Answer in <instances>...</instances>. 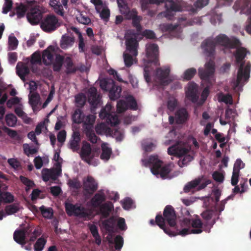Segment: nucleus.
Instances as JSON below:
<instances>
[{
    "label": "nucleus",
    "mask_w": 251,
    "mask_h": 251,
    "mask_svg": "<svg viewBox=\"0 0 251 251\" xmlns=\"http://www.w3.org/2000/svg\"><path fill=\"white\" fill-rule=\"evenodd\" d=\"M220 45L226 48L234 49L241 45L239 39L229 38L226 35L220 34L214 39L207 38L202 42L201 47L205 56L210 58V60L205 63V68H199V75L202 80L208 81L210 77L215 72V63L211 59H214L216 45Z\"/></svg>",
    "instance_id": "nucleus-1"
},
{
    "label": "nucleus",
    "mask_w": 251,
    "mask_h": 251,
    "mask_svg": "<svg viewBox=\"0 0 251 251\" xmlns=\"http://www.w3.org/2000/svg\"><path fill=\"white\" fill-rule=\"evenodd\" d=\"M112 106L107 104L104 108H102L99 114L100 119L105 120L107 124L111 126L119 124L120 119L118 114H120L126 111V100H121L117 102V112H112Z\"/></svg>",
    "instance_id": "nucleus-2"
},
{
    "label": "nucleus",
    "mask_w": 251,
    "mask_h": 251,
    "mask_svg": "<svg viewBox=\"0 0 251 251\" xmlns=\"http://www.w3.org/2000/svg\"><path fill=\"white\" fill-rule=\"evenodd\" d=\"M142 162L143 166H151V171L154 175L159 176L162 179L167 178L171 171L172 164L163 166V162L156 155H151L148 159H142Z\"/></svg>",
    "instance_id": "nucleus-3"
},
{
    "label": "nucleus",
    "mask_w": 251,
    "mask_h": 251,
    "mask_svg": "<svg viewBox=\"0 0 251 251\" xmlns=\"http://www.w3.org/2000/svg\"><path fill=\"white\" fill-rule=\"evenodd\" d=\"M234 55L236 59V63L239 65L236 83L239 85L243 79L247 80L250 77L251 64L250 62H248L245 66V61L244 59L247 55V50L245 48L241 47L238 48Z\"/></svg>",
    "instance_id": "nucleus-4"
},
{
    "label": "nucleus",
    "mask_w": 251,
    "mask_h": 251,
    "mask_svg": "<svg viewBox=\"0 0 251 251\" xmlns=\"http://www.w3.org/2000/svg\"><path fill=\"white\" fill-rule=\"evenodd\" d=\"M155 222L156 225L166 234L171 235V231L166 226L165 222L167 223L171 227H175L176 226V215L174 207L170 205L166 206L163 211V216L157 215L155 217Z\"/></svg>",
    "instance_id": "nucleus-5"
},
{
    "label": "nucleus",
    "mask_w": 251,
    "mask_h": 251,
    "mask_svg": "<svg viewBox=\"0 0 251 251\" xmlns=\"http://www.w3.org/2000/svg\"><path fill=\"white\" fill-rule=\"evenodd\" d=\"M138 36V33H131L130 30H126V68L137 63L136 57L139 48Z\"/></svg>",
    "instance_id": "nucleus-6"
},
{
    "label": "nucleus",
    "mask_w": 251,
    "mask_h": 251,
    "mask_svg": "<svg viewBox=\"0 0 251 251\" xmlns=\"http://www.w3.org/2000/svg\"><path fill=\"white\" fill-rule=\"evenodd\" d=\"M190 151V148H186L179 144H176L168 148V153L178 157H183L178 161V166L182 168L193 159V156L188 154Z\"/></svg>",
    "instance_id": "nucleus-7"
},
{
    "label": "nucleus",
    "mask_w": 251,
    "mask_h": 251,
    "mask_svg": "<svg viewBox=\"0 0 251 251\" xmlns=\"http://www.w3.org/2000/svg\"><path fill=\"white\" fill-rule=\"evenodd\" d=\"M100 88L109 92V97L111 100H114L120 97L122 89L116 86L112 79H103L100 81Z\"/></svg>",
    "instance_id": "nucleus-8"
},
{
    "label": "nucleus",
    "mask_w": 251,
    "mask_h": 251,
    "mask_svg": "<svg viewBox=\"0 0 251 251\" xmlns=\"http://www.w3.org/2000/svg\"><path fill=\"white\" fill-rule=\"evenodd\" d=\"M233 9L235 11L240 10L241 14L251 15L248 19V24L246 26V31L251 34V2L250 0H238L234 3Z\"/></svg>",
    "instance_id": "nucleus-9"
},
{
    "label": "nucleus",
    "mask_w": 251,
    "mask_h": 251,
    "mask_svg": "<svg viewBox=\"0 0 251 251\" xmlns=\"http://www.w3.org/2000/svg\"><path fill=\"white\" fill-rule=\"evenodd\" d=\"M65 208L68 216L74 215L80 218H87L91 216V212L81 204L65 202Z\"/></svg>",
    "instance_id": "nucleus-10"
},
{
    "label": "nucleus",
    "mask_w": 251,
    "mask_h": 251,
    "mask_svg": "<svg viewBox=\"0 0 251 251\" xmlns=\"http://www.w3.org/2000/svg\"><path fill=\"white\" fill-rule=\"evenodd\" d=\"M99 152L100 149H95L92 150L90 144L85 142L83 143L80 156L82 160L91 164L94 157L95 156H98Z\"/></svg>",
    "instance_id": "nucleus-11"
},
{
    "label": "nucleus",
    "mask_w": 251,
    "mask_h": 251,
    "mask_svg": "<svg viewBox=\"0 0 251 251\" xmlns=\"http://www.w3.org/2000/svg\"><path fill=\"white\" fill-rule=\"evenodd\" d=\"M60 26L57 18L53 15H48L42 21L41 28L46 32H51Z\"/></svg>",
    "instance_id": "nucleus-12"
},
{
    "label": "nucleus",
    "mask_w": 251,
    "mask_h": 251,
    "mask_svg": "<svg viewBox=\"0 0 251 251\" xmlns=\"http://www.w3.org/2000/svg\"><path fill=\"white\" fill-rule=\"evenodd\" d=\"M203 178V176H201L188 182L184 187V192L185 193H189L193 191L197 186H198V189L200 190L204 189L207 185L211 183V181L209 179H206L204 182H202Z\"/></svg>",
    "instance_id": "nucleus-13"
},
{
    "label": "nucleus",
    "mask_w": 251,
    "mask_h": 251,
    "mask_svg": "<svg viewBox=\"0 0 251 251\" xmlns=\"http://www.w3.org/2000/svg\"><path fill=\"white\" fill-rule=\"evenodd\" d=\"M126 19H131L132 20V25L136 28L137 31V32H133V33H138L139 35L142 29V27L140 24L142 20V17L138 16L137 11L134 9H132L130 11L126 6Z\"/></svg>",
    "instance_id": "nucleus-14"
},
{
    "label": "nucleus",
    "mask_w": 251,
    "mask_h": 251,
    "mask_svg": "<svg viewBox=\"0 0 251 251\" xmlns=\"http://www.w3.org/2000/svg\"><path fill=\"white\" fill-rule=\"evenodd\" d=\"M98 184L91 176H88L83 180V189L85 195H92L98 189Z\"/></svg>",
    "instance_id": "nucleus-15"
},
{
    "label": "nucleus",
    "mask_w": 251,
    "mask_h": 251,
    "mask_svg": "<svg viewBox=\"0 0 251 251\" xmlns=\"http://www.w3.org/2000/svg\"><path fill=\"white\" fill-rule=\"evenodd\" d=\"M158 47L155 44H149L146 47V56L149 63H153L155 65L158 64Z\"/></svg>",
    "instance_id": "nucleus-16"
},
{
    "label": "nucleus",
    "mask_w": 251,
    "mask_h": 251,
    "mask_svg": "<svg viewBox=\"0 0 251 251\" xmlns=\"http://www.w3.org/2000/svg\"><path fill=\"white\" fill-rule=\"evenodd\" d=\"M217 214V210L215 207L213 209H206L201 213L204 226L211 227L215 223V219L213 217Z\"/></svg>",
    "instance_id": "nucleus-17"
},
{
    "label": "nucleus",
    "mask_w": 251,
    "mask_h": 251,
    "mask_svg": "<svg viewBox=\"0 0 251 251\" xmlns=\"http://www.w3.org/2000/svg\"><path fill=\"white\" fill-rule=\"evenodd\" d=\"M60 168V166H59ZM61 170L59 169H49L45 168L42 170V176L44 181L47 182L50 179L55 181L57 179L58 176L61 173Z\"/></svg>",
    "instance_id": "nucleus-18"
},
{
    "label": "nucleus",
    "mask_w": 251,
    "mask_h": 251,
    "mask_svg": "<svg viewBox=\"0 0 251 251\" xmlns=\"http://www.w3.org/2000/svg\"><path fill=\"white\" fill-rule=\"evenodd\" d=\"M56 54L54 47L50 46L43 52L42 58L43 63L46 66L51 65Z\"/></svg>",
    "instance_id": "nucleus-19"
},
{
    "label": "nucleus",
    "mask_w": 251,
    "mask_h": 251,
    "mask_svg": "<svg viewBox=\"0 0 251 251\" xmlns=\"http://www.w3.org/2000/svg\"><path fill=\"white\" fill-rule=\"evenodd\" d=\"M42 16L41 12L37 7L32 8L26 15L28 21L32 25H37L39 23Z\"/></svg>",
    "instance_id": "nucleus-20"
},
{
    "label": "nucleus",
    "mask_w": 251,
    "mask_h": 251,
    "mask_svg": "<svg viewBox=\"0 0 251 251\" xmlns=\"http://www.w3.org/2000/svg\"><path fill=\"white\" fill-rule=\"evenodd\" d=\"M100 95L95 87L90 88L88 93V100L91 106L96 108L100 102Z\"/></svg>",
    "instance_id": "nucleus-21"
},
{
    "label": "nucleus",
    "mask_w": 251,
    "mask_h": 251,
    "mask_svg": "<svg viewBox=\"0 0 251 251\" xmlns=\"http://www.w3.org/2000/svg\"><path fill=\"white\" fill-rule=\"evenodd\" d=\"M187 98L192 102L196 103L199 99L198 95V86L194 82H190L188 84V89L186 92Z\"/></svg>",
    "instance_id": "nucleus-22"
},
{
    "label": "nucleus",
    "mask_w": 251,
    "mask_h": 251,
    "mask_svg": "<svg viewBox=\"0 0 251 251\" xmlns=\"http://www.w3.org/2000/svg\"><path fill=\"white\" fill-rule=\"evenodd\" d=\"M170 71L169 68L163 69L161 68H159L156 70L155 75L161 84L167 85L169 83V82L167 80H166V79L169 76Z\"/></svg>",
    "instance_id": "nucleus-23"
},
{
    "label": "nucleus",
    "mask_w": 251,
    "mask_h": 251,
    "mask_svg": "<svg viewBox=\"0 0 251 251\" xmlns=\"http://www.w3.org/2000/svg\"><path fill=\"white\" fill-rule=\"evenodd\" d=\"M30 73L28 66L23 62L18 63L16 66V73L23 80H25V76Z\"/></svg>",
    "instance_id": "nucleus-24"
},
{
    "label": "nucleus",
    "mask_w": 251,
    "mask_h": 251,
    "mask_svg": "<svg viewBox=\"0 0 251 251\" xmlns=\"http://www.w3.org/2000/svg\"><path fill=\"white\" fill-rule=\"evenodd\" d=\"M80 134L78 131H74L72 139L70 140L69 147L73 151H77L79 149L80 142Z\"/></svg>",
    "instance_id": "nucleus-25"
},
{
    "label": "nucleus",
    "mask_w": 251,
    "mask_h": 251,
    "mask_svg": "<svg viewBox=\"0 0 251 251\" xmlns=\"http://www.w3.org/2000/svg\"><path fill=\"white\" fill-rule=\"evenodd\" d=\"M105 200V196L102 191L97 193L91 200V203L93 207H99Z\"/></svg>",
    "instance_id": "nucleus-26"
},
{
    "label": "nucleus",
    "mask_w": 251,
    "mask_h": 251,
    "mask_svg": "<svg viewBox=\"0 0 251 251\" xmlns=\"http://www.w3.org/2000/svg\"><path fill=\"white\" fill-rule=\"evenodd\" d=\"M191 224L193 229H191V233L193 234H200L202 232L201 229L204 223H202L198 216L195 218L191 220Z\"/></svg>",
    "instance_id": "nucleus-27"
},
{
    "label": "nucleus",
    "mask_w": 251,
    "mask_h": 251,
    "mask_svg": "<svg viewBox=\"0 0 251 251\" xmlns=\"http://www.w3.org/2000/svg\"><path fill=\"white\" fill-rule=\"evenodd\" d=\"M188 113L185 108H180L176 112V121L178 124H182L185 123L188 120Z\"/></svg>",
    "instance_id": "nucleus-28"
},
{
    "label": "nucleus",
    "mask_w": 251,
    "mask_h": 251,
    "mask_svg": "<svg viewBox=\"0 0 251 251\" xmlns=\"http://www.w3.org/2000/svg\"><path fill=\"white\" fill-rule=\"evenodd\" d=\"M13 238L16 242L24 246L27 243L25 233L23 230H16L13 234Z\"/></svg>",
    "instance_id": "nucleus-29"
},
{
    "label": "nucleus",
    "mask_w": 251,
    "mask_h": 251,
    "mask_svg": "<svg viewBox=\"0 0 251 251\" xmlns=\"http://www.w3.org/2000/svg\"><path fill=\"white\" fill-rule=\"evenodd\" d=\"M64 57L59 54H55V58L53 62L51 63L52 65V69L54 72H59L62 67Z\"/></svg>",
    "instance_id": "nucleus-30"
},
{
    "label": "nucleus",
    "mask_w": 251,
    "mask_h": 251,
    "mask_svg": "<svg viewBox=\"0 0 251 251\" xmlns=\"http://www.w3.org/2000/svg\"><path fill=\"white\" fill-rule=\"evenodd\" d=\"M75 43V38L68 35H63L60 41V47L66 49L72 47Z\"/></svg>",
    "instance_id": "nucleus-31"
},
{
    "label": "nucleus",
    "mask_w": 251,
    "mask_h": 251,
    "mask_svg": "<svg viewBox=\"0 0 251 251\" xmlns=\"http://www.w3.org/2000/svg\"><path fill=\"white\" fill-rule=\"evenodd\" d=\"M101 153L100 158L101 160L108 161L112 154V150L108 146L106 143H103L101 145Z\"/></svg>",
    "instance_id": "nucleus-32"
},
{
    "label": "nucleus",
    "mask_w": 251,
    "mask_h": 251,
    "mask_svg": "<svg viewBox=\"0 0 251 251\" xmlns=\"http://www.w3.org/2000/svg\"><path fill=\"white\" fill-rule=\"evenodd\" d=\"M99 207L102 216L106 218L109 216L110 213L113 208V205L110 202H106L102 204Z\"/></svg>",
    "instance_id": "nucleus-33"
},
{
    "label": "nucleus",
    "mask_w": 251,
    "mask_h": 251,
    "mask_svg": "<svg viewBox=\"0 0 251 251\" xmlns=\"http://www.w3.org/2000/svg\"><path fill=\"white\" fill-rule=\"evenodd\" d=\"M138 108L137 102L135 98L131 95L126 94V110L127 109L137 110Z\"/></svg>",
    "instance_id": "nucleus-34"
},
{
    "label": "nucleus",
    "mask_w": 251,
    "mask_h": 251,
    "mask_svg": "<svg viewBox=\"0 0 251 251\" xmlns=\"http://www.w3.org/2000/svg\"><path fill=\"white\" fill-rule=\"evenodd\" d=\"M209 0H197L194 3L193 6H190L188 9L191 13H195L197 11V9H201L206 6L209 3Z\"/></svg>",
    "instance_id": "nucleus-35"
},
{
    "label": "nucleus",
    "mask_w": 251,
    "mask_h": 251,
    "mask_svg": "<svg viewBox=\"0 0 251 251\" xmlns=\"http://www.w3.org/2000/svg\"><path fill=\"white\" fill-rule=\"evenodd\" d=\"M84 114L80 108L75 109L72 115V119L73 123L75 124H81L83 122V119Z\"/></svg>",
    "instance_id": "nucleus-36"
},
{
    "label": "nucleus",
    "mask_w": 251,
    "mask_h": 251,
    "mask_svg": "<svg viewBox=\"0 0 251 251\" xmlns=\"http://www.w3.org/2000/svg\"><path fill=\"white\" fill-rule=\"evenodd\" d=\"M96 120V116L92 114H89L87 116H84L83 119V123L85 126V129L86 130V128L90 127L92 128L94 124L95 123Z\"/></svg>",
    "instance_id": "nucleus-37"
},
{
    "label": "nucleus",
    "mask_w": 251,
    "mask_h": 251,
    "mask_svg": "<svg viewBox=\"0 0 251 251\" xmlns=\"http://www.w3.org/2000/svg\"><path fill=\"white\" fill-rule=\"evenodd\" d=\"M89 229L93 237L95 238V243L98 245H100L101 243V239L98 232V228L95 225H91L89 226Z\"/></svg>",
    "instance_id": "nucleus-38"
},
{
    "label": "nucleus",
    "mask_w": 251,
    "mask_h": 251,
    "mask_svg": "<svg viewBox=\"0 0 251 251\" xmlns=\"http://www.w3.org/2000/svg\"><path fill=\"white\" fill-rule=\"evenodd\" d=\"M29 103L33 108L36 107L39 103L40 100L39 94L37 92H33L31 93V91L28 96Z\"/></svg>",
    "instance_id": "nucleus-39"
},
{
    "label": "nucleus",
    "mask_w": 251,
    "mask_h": 251,
    "mask_svg": "<svg viewBox=\"0 0 251 251\" xmlns=\"http://www.w3.org/2000/svg\"><path fill=\"white\" fill-rule=\"evenodd\" d=\"M66 73L67 74L75 73L79 68L75 67L74 63L70 57H67L65 60Z\"/></svg>",
    "instance_id": "nucleus-40"
},
{
    "label": "nucleus",
    "mask_w": 251,
    "mask_h": 251,
    "mask_svg": "<svg viewBox=\"0 0 251 251\" xmlns=\"http://www.w3.org/2000/svg\"><path fill=\"white\" fill-rule=\"evenodd\" d=\"M39 209L42 216L45 218L51 219L53 217V212L51 208H46L45 206L42 205Z\"/></svg>",
    "instance_id": "nucleus-41"
},
{
    "label": "nucleus",
    "mask_w": 251,
    "mask_h": 251,
    "mask_svg": "<svg viewBox=\"0 0 251 251\" xmlns=\"http://www.w3.org/2000/svg\"><path fill=\"white\" fill-rule=\"evenodd\" d=\"M19 204L16 203L7 205L5 208V210L7 215L15 214L19 211Z\"/></svg>",
    "instance_id": "nucleus-42"
},
{
    "label": "nucleus",
    "mask_w": 251,
    "mask_h": 251,
    "mask_svg": "<svg viewBox=\"0 0 251 251\" xmlns=\"http://www.w3.org/2000/svg\"><path fill=\"white\" fill-rule=\"evenodd\" d=\"M17 117L12 113L7 114L5 116V122L6 125L10 127H14L17 123Z\"/></svg>",
    "instance_id": "nucleus-43"
},
{
    "label": "nucleus",
    "mask_w": 251,
    "mask_h": 251,
    "mask_svg": "<svg viewBox=\"0 0 251 251\" xmlns=\"http://www.w3.org/2000/svg\"><path fill=\"white\" fill-rule=\"evenodd\" d=\"M197 70L194 68L187 69L183 74V79L185 80H191L196 74Z\"/></svg>",
    "instance_id": "nucleus-44"
},
{
    "label": "nucleus",
    "mask_w": 251,
    "mask_h": 251,
    "mask_svg": "<svg viewBox=\"0 0 251 251\" xmlns=\"http://www.w3.org/2000/svg\"><path fill=\"white\" fill-rule=\"evenodd\" d=\"M86 134L88 140L92 143H96L98 140V137L95 134L93 128L88 127L86 128Z\"/></svg>",
    "instance_id": "nucleus-45"
},
{
    "label": "nucleus",
    "mask_w": 251,
    "mask_h": 251,
    "mask_svg": "<svg viewBox=\"0 0 251 251\" xmlns=\"http://www.w3.org/2000/svg\"><path fill=\"white\" fill-rule=\"evenodd\" d=\"M47 240L43 237L39 238L34 246L35 251H42L46 244Z\"/></svg>",
    "instance_id": "nucleus-46"
},
{
    "label": "nucleus",
    "mask_w": 251,
    "mask_h": 251,
    "mask_svg": "<svg viewBox=\"0 0 251 251\" xmlns=\"http://www.w3.org/2000/svg\"><path fill=\"white\" fill-rule=\"evenodd\" d=\"M16 14L18 19H21L24 17L27 11L26 6L23 3H21L19 6H17Z\"/></svg>",
    "instance_id": "nucleus-47"
},
{
    "label": "nucleus",
    "mask_w": 251,
    "mask_h": 251,
    "mask_svg": "<svg viewBox=\"0 0 251 251\" xmlns=\"http://www.w3.org/2000/svg\"><path fill=\"white\" fill-rule=\"evenodd\" d=\"M115 223L116 219H115L113 217H110V218L105 220L103 222V225L104 226L105 229L107 230H112L114 228Z\"/></svg>",
    "instance_id": "nucleus-48"
},
{
    "label": "nucleus",
    "mask_w": 251,
    "mask_h": 251,
    "mask_svg": "<svg viewBox=\"0 0 251 251\" xmlns=\"http://www.w3.org/2000/svg\"><path fill=\"white\" fill-rule=\"evenodd\" d=\"M4 203H11L14 201V196L9 192H2L0 196Z\"/></svg>",
    "instance_id": "nucleus-49"
},
{
    "label": "nucleus",
    "mask_w": 251,
    "mask_h": 251,
    "mask_svg": "<svg viewBox=\"0 0 251 251\" xmlns=\"http://www.w3.org/2000/svg\"><path fill=\"white\" fill-rule=\"evenodd\" d=\"M20 180L26 186L25 190L28 191L29 189L33 187L34 183L33 181L28 179L27 177L23 176H20Z\"/></svg>",
    "instance_id": "nucleus-50"
},
{
    "label": "nucleus",
    "mask_w": 251,
    "mask_h": 251,
    "mask_svg": "<svg viewBox=\"0 0 251 251\" xmlns=\"http://www.w3.org/2000/svg\"><path fill=\"white\" fill-rule=\"evenodd\" d=\"M142 147L146 152H151L155 149L156 145L152 142L144 141L142 142Z\"/></svg>",
    "instance_id": "nucleus-51"
},
{
    "label": "nucleus",
    "mask_w": 251,
    "mask_h": 251,
    "mask_svg": "<svg viewBox=\"0 0 251 251\" xmlns=\"http://www.w3.org/2000/svg\"><path fill=\"white\" fill-rule=\"evenodd\" d=\"M1 129L6 132L11 138L15 139H18L19 138V136L16 130L9 128L5 126L2 127Z\"/></svg>",
    "instance_id": "nucleus-52"
},
{
    "label": "nucleus",
    "mask_w": 251,
    "mask_h": 251,
    "mask_svg": "<svg viewBox=\"0 0 251 251\" xmlns=\"http://www.w3.org/2000/svg\"><path fill=\"white\" fill-rule=\"evenodd\" d=\"M18 45V41L14 36H9L8 37V45L10 50H15Z\"/></svg>",
    "instance_id": "nucleus-53"
},
{
    "label": "nucleus",
    "mask_w": 251,
    "mask_h": 251,
    "mask_svg": "<svg viewBox=\"0 0 251 251\" xmlns=\"http://www.w3.org/2000/svg\"><path fill=\"white\" fill-rule=\"evenodd\" d=\"M23 149L24 153L28 156L30 154H35L38 151V150L36 148L31 149L27 144L23 145Z\"/></svg>",
    "instance_id": "nucleus-54"
},
{
    "label": "nucleus",
    "mask_w": 251,
    "mask_h": 251,
    "mask_svg": "<svg viewBox=\"0 0 251 251\" xmlns=\"http://www.w3.org/2000/svg\"><path fill=\"white\" fill-rule=\"evenodd\" d=\"M177 27L176 25L172 24H163L160 25V28L163 31H172L175 30Z\"/></svg>",
    "instance_id": "nucleus-55"
},
{
    "label": "nucleus",
    "mask_w": 251,
    "mask_h": 251,
    "mask_svg": "<svg viewBox=\"0 0 251 251\" xmlns=\"http://www.w3.org/2000/svg\"><path fill=\"white\" fill-rule=\"evenodd\" d=\"M68 184L70 187L75 189H79L81 187L80 182L77 179H69Z\"/></svg>",
    "instance_id": "nucleus-56"
},
{
    "label": "nucleus",
    "mask_w": 251,
    "mask_h": 251,
    "mask_svg": "<svg viewBox=\"0 0 251 251\" xmlns=\"http://www.w3.org/2000/svg\"><path fill=\"white\" fill-rule=\"evenodd\" d=\"M86 101V98L82 95H78L75 97L76 105L78 107H83Z\"/></svg>",
    "instance_id": "nucleus-57"
},
{
    "label": "nucleus",
    "mask_w": 251,
    "mask_h": 251,
    "mask_svg": "<svg viewBox=\"0 0 251 251\" xmlns=\"http://www.w3.org/2000/svg\"><path fill=\"white\" fill-rule=\"evenodd\" d=\"M115 249L116 250L122 248L124 244V240L122 236L117 235L114 239Z\"/></svg>",
    "instance_id": "nucleus-58"
},
{
    "label": "nucleus",
    "mask_w": 251,
    "mask_h": 251,
    "mask_svg": "<svg viewBox=\"0 0 251 251\" xmlns=\"http://www.w3.org/2000/svg\"><path fill=\"white\" fill-rule=\"evenodd\" d=\"M8 163L9 165L14 169H18L21 167V163L15 158H9L7 160Z\"/></svg>",
    "instance_id": "nucleus-59"
},
{
    "label": "nucleus",
    "mask_w": 251,
    "mask_h": 251,
    "mask_svg": "<svg viewBox=\"0 0 251 251\" xmlns=\"http://www.w3.org/2000/svg\"><path fill=\"white\" fill-rule=\"evenodd\" d=\"M77 20L79 23L87 25L90 24L91 22V19L88 16H84L82 14L77 17Z\"/></svg>",
    "instance_id": "nucleus-60"
},
{
    "label": "nucleus",
    "mask_w": 251,
    "mask_h": 251,
    "mask_svg": "<svg viewBox=\"0 0 251 251\" xmlns=\"http://www.w3.org/2000/svg\"><path fill=\"white\" fill-rule=\"evenodd\" d=\"M13 2L12 0H5L2 8V13L7 14L12 8Z\"/></svg>",
    "instance_id": "nucleus-61"
},
{
    "label": "nucleus",
    "mask_w": 251,
    "mask_h": 251,
    "mask_svg": "<svg viewBox=\"0 0 251 251\" xmlns=\"http://www.w3.org/2000/svg\"><path fill=\"white\" fill-rule=\"evenodd\" d=\"M41 62V57L40 53L34 52L31 55V63L32 64H40Z\"/></svg>",
    "instance_id": "nucleus-62"
},
{
    "label": "nucleus",
    "mask_w": 251,
    "mask_h": 251,
    "mask_svg": "<svg viewBox=\"0 0 251 251\" xmlns=\"http://www.w3.org/2000/svg\"><path fill=\"white\" fill-rule=\"evenodd\" d=\"M166 7L174 12L181 10V7L173 0L170 1L169 5L168 6L166 5Z\"/></svg>",
    "instance_id": "nucleus-63"
},
{
    "label": "nucleus",
    "mask_w": 251,
    "mask_h": 251,
    "mask_svg": "<svg viewBox=\"0 0 251 251\" xmlns=\"http://www.w3.org/2000/svg\"><path fill=\"white\" fill-rule=\"evenodd\" d=\"M212 177L215 181L220 183L222 182L224 179V175L218 171H215L213 173Z\"/></svg>",
    "instance_id": "nucleus-64"
}]
</instances>
